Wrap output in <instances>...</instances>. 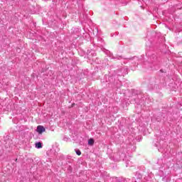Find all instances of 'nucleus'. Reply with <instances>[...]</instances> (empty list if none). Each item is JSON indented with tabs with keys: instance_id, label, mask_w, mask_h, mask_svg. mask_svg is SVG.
Listing matches in <instances>:
<instances>
[{
	"instance_id": "f257e3e1",
	"label": "nucleus",
	"mask_w": 182,
	"mask_h": 182,
	"mask_svg": "<svg viewBox=\"0 0 182 182\" xmlns=\"http://www.w3.org/2000/svg\"><path fill=\"white\" fill-rule=\"evenodd\" d=\"M130 156L129 155H125L123 161H125L126 167H133V162L130 161Z\"/></svg>"
},
{
	"instance_id": "f03ea898",
	"label": "nucleus",
	"mask_w": 182,
	"mask_h": 182,
	"mask_svg": "<svg viewBox=\"0 0 182 182\" xmlns=\"http://www.w3.org/2000/svg\"><path fill=\"white\" fill-rule=\"evenodd\" d=\"M148 87L150 90H154L159 87V85L156 84V82L151 81L150 83L148 85Z\"/></svg>"
},
{
	"instance_id": "7ed1b4c3",
	"label": "nucleus",
	"mask_w": 182,
	"mask_h": 182,
	"mask_svg": "<svg viewBox=\"0 0 182 182\" xmlns=\"http://www.w3.org/2000/svg\"><path fill=\"white\" fill-rule=\"evenodd\" d=\"M87 55L88 59H91L92 56H96V53H95V50H87Z\"/></svg>"
},
{
	"instance_id": "20e7f679",
	"label": "nucleus",
	"mask_w": 182,
	"mask_h": 182,
	"mask_svg": "<svg viewBox=\"0 0 182 182\" xmlns=\"http://www.w3.org/2000/svg\"><path fill=\"white\" fill-rule=\"evenodd\" d=\"M45 127H43V126L42 125H38L37 127V132L39 134H42V133H43V132H45Z\"/></svg>"
},
{
	"instance_id": "39448f33",
	"label": "nucleus",
	"mask_w": 182,
	"mask_h": 182,
	"mask_svg": "<svg viewBox=\"0 0 182 182\" xmlns=\"http://www.w3.org/2000/svg\"><path fill=\"white\" fill-rule=\"evenodd\" d=\"M153 177H154L153 173H148L146 174V176H145L144 178L146 181H150L151 178H153Z\"/></svg>"
},
{
	"instance_id": "423d86ee",
	"label": "nucleus",
	"mask_w": 182,
	"mask_h": 182,
	"mask_svg": "<svg viewBox=\"0 0 182 182\" xmlns=\"http://www.w3.org/2000/svg\"><path fill=\"white\" fill-rule=\"evenodd\" d=\"M88 144H89L90 146H93V144H95V139H90L88 140Z\"/></svg>"
},
{
	"instance_id": "0eeeda50",
	"label": "nucleus",
	"mask_w": 182,
	"mask_h": 182,
	"mask_svg": "<svg viewBox=\"0 0 182 182\" xmlns=\"http://www.w3.org/2000/svg\"><path fill=\"white\" fill-rule=\"evenodd\" d=\"M36 149H42V143L41 142L36 143Z\"/></svg>"
},
{
	"instance_id": "6e6552de",
	"label": "nucleus",
	"mask_w": 182,
	"mask_h": 182,
	"mask_svg": "<svg viewBox=\"0 0 182 182\" xmlns=\"http://www.w3.org/2000/svg\"><path fill=\"white\" fill-rule=\"evenodd\" d=\"M171 178H170V177H164L163 178H162V181H164V182H170L171 181Z\"/></svg>"
},
{
	"instance_id": "1a4fd4ad",
	"label": "nucleus",
	"mask_w": 182,
	"mask_h": 182,
	"mask_svg": "<svg viewBox=\"0 0 182 182\" xmlns=\"http://www.w3.org/2000/svg\"><path fill=\"white\" fill-rule=\"evenodd\" d=\"M75 153H76V154H77V156H80V154H82V152H81L80 150H79V149H77V150L75 151Z\"/></svg>"
},
{
	"instance_id": "9d476101",
	"label": "nucleus",
	"mask_w": 182,
	"mask_h": 182,
	"mask_svg": "<svg viewBox=\"0 0 182 182\" xmlns=\"http://www.w3.org/2000/svg\"><path fill=\"white\" fill-rule=\"evenodd\" d=\"M129 60L132 59H136V60H139V59L137 58V57H133L132 58H128Z\"/></svg>"
},
{
	"instance_id": "9b49d317",
	"label": "nucleus",
	"mask_w": 182,
	"mask_h": 182,
	"mask_svg": "<svg viewBox=\"0 0 182 182\" xmlns=\"http://www.w3.org/2000/svg\"><path fill=\"white\" fill-rule=\"evenodd\" d=\"M124 182H131L130 179L124 180Z\"/></svg>"
},
{
	"instance_id": "f8f14e48",
	"label": "nucleus",
	"mask_w": 182,
	"mask_h": 182,
	"mask_svg": "<svg viewBox=\"0 0 182 182\" xmlns=\"http://www.w3.org/2000/svg\"><path fill=\"white\" fill-rule=\"evenodd\" d=\"M118 59H122V56H119V57L118 58Z\"/></svg>"
},
{
	"instance_id": "ddd939ff",
	"label": "nucleus",
	"mask_w": 182,
	"mask_h": 182,
	"mask_svg": "<svg viewBox=\"0 0 182 182\" xmlns=\"http://www.w3.org/2000/svg\"><path fill=\"white\" fill-rule=\"evenodd\" d=\"M109 79H112V77H110Z\"/></svg>"
}]
</instances>
